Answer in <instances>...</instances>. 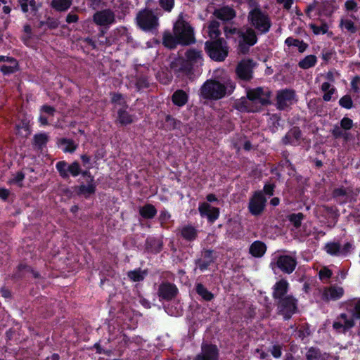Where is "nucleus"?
Masks as SVG:
<instances>
[{
  "mask_svg": "<svg viewBox=\"0 0 360 360\" xmlns=\"http://www.w3.org/2000/svg\"><path fill=\"white\" fill-rule=\"evenodd\" d=\"M163 44L169 48H174L177 44L188 45L195 42L194 32L190 24L180 15L174 25L173 34L165 32L162 38Z\"/></svg>",
  "mask_w": 360,
  "mask_h": 360,
  "instance_id": "nucleus-1",
  "label": "nucleus"
},
{
  "mask_svg": "<svg viewBox=\"0 0 360 360\" xmlns=\"http://www.w3.org/2000/svg\"><path fill=\"white\" fill-rule=\"evenodd\" d=\"M270 91L262 87L251 89L247 91V98H242L238 103V109L248 112L258 111L262 106L269 103Z\"/></svg>",
  "mask_w": 360,
  "mask_h": 360,
  "instance_id": "nucleus-2",
  "label": "nucleus"
},
{
  "mask_svg": "<svg viewBox=\"0 0 360 360\" xmlns=\"http://www.w3.org/2000/svg\"><path fill=\"white\" fill-rule=\"evenodd\" d=\"M235 85L229 80L220 82L216 79H207L200 89V95L207 100H219L233 91Z\"/></svg>",
  "mask_w": 360,
  "mask_h": 360,
  "instance_id": "nucleus-3",
  "label": "nucleus"
},
{
  "mask_svg": "<svg viewBox=\"0 0 360 360\" xmlns=\"http://www.w3.org/2000/svg\"><path fill=\"white\" fill-rule=\"evenodd\" d=\"M238 52L246 54L249 52L250 46L257 41V37L255 30L250 27L239 30L237 32Z\"/></svg>",
  "mask_w": 360,
  "mask_h": 360,
  "instance_id": "nucleus-4",
  "label": "nucleus"
},
{
  "mask_svg": "<svg viewBox=\"0 0 360 360\" xmlns=\"http://www.w3.org/2000/svg\"><path fill=\"white\" fill-rule=\"evenodd\" d=\"M205 49L210 58L215 60H224L228 55L226 42L222 38L207 41L205 43Z\"/></svg>",
  "mask_w": 360,
  "mask_h": 360,
  "instance_id": "nucleus-5",
  "label": "nucleus"
},
{
  "mask_svg": "<svg viewBox=\"0 0 360 360\" xmlns=\"http://www.w3.org/2000/svg\"><path fill=\"white\" fill-rule=\"evenodd\" d=\"M248 21L261 33L267 32L271 27V22L267 15L259 8L251 10L248 14Z\"/></svg>",
  "mask_w": 360,
  "mask_h": 360,
  "instance_id": "nucleus-6",
  "label": "nucleus"
},
{
  "mask_svg": "<svg viewBox=\"0 0 360 360\" xmlns=\"http://www.w3.org/2000/svg\"><path fill=\"white\" fill-rule=\"evenodd\" d=\"M137 25L143 30H150L158 25V18L153 12L148 9L139 11L136 15Z\"/></svg>",
  "mask_w": 360,
  "mask_h": 360,
  "instance_id": "nucleus-7",
  "label": "nucleus"
},
{
  "mask_svg": "<svg viewBox=\"0 0 360 360\" xmlns=\"http://www.w3.org/2000/svg\"><path fill=\"white\" fill-rule=\"evenodd\" d=\"M93 22L98 26L109 27L116 21L115 11L110 8H105L96 11L92 16Z\"/></svg>",
  "mask_w": 360,
  "mask_h": 360,
  "instance_id": "nucleus-8",
  "label": "nucleus"
},
{
  "mask_svg": "<svg viewBox=\"0 0 360 360\" xmlns=\"http://www.w3.org/2000/svg\"><path fill=\"white\" fill-rule=\"evenodd\" d=\"M296 309L297 300L292 295H286L278 302V310L285 319H289Z\"/></svg>",
  "mask_w": 360,
  "mask_h": 360,
  "instance_id": "nucleus-9",
  "label": "nucleus"
},
{
  "mask_svg": "<svg viewBox=\"0 0 360 360\" xmlns=\"http://www.w3.org/2000/svg\"><path fill=\"white\" fill-rule=\"evenodd\" d=\"M353 315L345 313L340 314L333 324V328L338 333H345L355 325Z\"/></svg>",
  "mask_w": 360,
  "mask_h": 360,
  "instance_id": "nucleus-10",
  "label": "nucleus"
},
{
  "mask_svg": "<svg viewBox=\"0 0 360 360\" xmlns=\"http://www.w3.org/2000/svg\"><path fill=\"white\" fill-rule=\"evenodd\" d=\"M266 198L264 197L262 191L255 192L249 202V211L255 216L259 215L262 213L266 205Z\"/></svg>",
  "mask_w": 360,
  "mask_h": 360,
  "instance_id": "nucleus-11",
  "label": "nucleus"
},
{
  "mask_svg": "<svg viewBox=\"0 0 360 360\" xmlns=\"http://www.w3.org/2000/svg\"><path fill=\"white\" fill-rule=\"evenodd\" d=\"M56 169L60 175L64 179L69 177V173L73 176H77L81 172V169L77 162H74L71 165H68L65 161H60L56 164Z\"/></svg>",
  "mask_w": 360,
  "mask_h": 360,
  "instance_id": "nucleus-12",
  "label": "nucleus"
},
{
  "mask_svg": "<svg viewBox=\"0 0 360 360\" xmlns=\"http://www.w3.org/2000/svg\"><path fill=\"white\" fill-rule=\"evenodd\" d=\"M186 57L187 60L182 61V68H181V70L184 72H188L192 69V64L198 63L201 61L202 52L196 51L195 49H190L186 51Z\"/></svg>",
  "mask_w": 360,
  "mask_h": 360,
  "instance_id": "nucleus-13",
  "label": "nucleus"
},
{
  "mask_svg": "<svg viewBox=\"0 0 360 360\" xmlns=\"http://www.w3.org/2000/svg\"><path fill=\"white\" fill-rule=\"evenodd\" d=\"M277 266L285 274H291L297 265L296 260L288 255L280 256L277 259Z\"/></svg>",
  "mask_w": 360,
  "mask_h": 360,
  "instance_id": "nucleus-14",
  "label": "nucleus"
},
{
  "mask_svg": "<svg viewBox=\"0 0 360 360\" xmlns=\"http://www.w3.org/2000/svg\"><path fill=\"white\" fill-rule=\"evenodd\" d=\"M218 349L212 345H203L200 354H198L193 360H217Z\"/></svg>",
  "mask_w": 360,
  "mask_h": 360,
  "instance_id": "nucleus-15",
  "label": "nucleus"
},
{
  "mask_svg": "<svg viewBox=\"0 0 360 360\" xmlns=\"http://www.w3.org/2000/svg\"><path fill=\"white\" fill-rule=\"evenodd\" d=\"M253 61L252 60H243L237 66L236 72L238 76L245 80L252 78Z\"/></svg>",
  "mask_w": 360,
  "mask_h": 360,
  "instance_id": "nucleus-16",
  "label": "nucleus"
},
{
  "mask_svg": "<svg viewBox=\"0 0 360 360\" xmlns=\"http://www.w3.org/2000/svg\"><path fill=\"white\" fill-rule=\"evenodd\" d=\"M295 98V93L292 90L285 89L277 94V105L281 110H283L290 105Z\"/></svg>",
  "mask_w": 360,
  "mask_h": 360,
  "instance_id": "nucleus-17",
  "label": "nucleus"
},
{
  "mask_svg": "<svg viewBox=\"0 0 360 360\" xmlns=\"http://www.w3.org/2000/svg\"><path fill=\"white\" fill-rule=\"evenodd\" d=\"M178 289L175 285L169 283H163L160 285L158 290V296L166 300L173 299L177 294Z\"/></svg>",
  "mask_w": 360,
  "mask_h": 360,
  "instance_id": "nucleus-18",
  "label": "nucleus"
},
{
  "mask_svg": "<svg viewBox=\"0 0 360 360\" xmlns=\"http://www.w3.org/2000/svg\"><path fill=\"white\" fill-rule=\"evenodd\" d=\"M199 212L202 217H207L210 221H215L219 214L218 208L212 207L207 202H203L199 206Z\"/></svg>",
  "mask_w": 360,
  "mask_h": 360,
  "instance_id": "nucleus-19",
  "label": "nucleus"
},
{
  "mask_svg": "<svg viewBox=\"0 0 360 360\" xmlns=\"http://www.w3.org/2000/svg\"><path fill=\"white\" fill-rule=\"evenodd\" d=\"M344 290L342 287L332 285L324 289L322 297L326 301L337 300L342 297Z\"/></svg>",
  "mask_w": 360,
  "mask_h": 360,
  "instance_id": "nucleus-20",
  "label": "nucleus"
},
{
  "mask_svg": "<svg viewBox=\"0 0 360 360\" xmlns=\"http://www.w3.org/2000/svg\"><path fill=\"white\" fill-rule=\"evenodd\" d=\"M288 285V283L284 279L277 282L274 287L273 297L278 300L284 298L286 296Z\"/></svg>",
  "mask_w": 360,
  "mask_h": 360,
  "instance_id": "nucleus-21",
  "label": "nucleus"
},
{
  "mask_svg": "<svg viewBox=\"0 0 360 360\" xmlns=\"http://www.w3.org/2000/svg\"><path fill=\"white\" fill-rule=\"evenodd\" d=\"M266 251V245L259 240L255 241L250 247L249 252L255 257H262Z\"/></svg>",
  "mask_w": 360,
  "mask_h": 360,
  "instance_id": "nucleus-22",
  "label": "nucleus"
},
{
  "mask_svg": "<svg viewBox=\"0 0 360 360\" xmlns=\"http://www.w3.org/2000/svg\"><path fill=\"white\" fill-rule=\"evenodd\" d=\"M214 15L221 20L228 21L233 19L235 17L236 13L235 11L231 8L223 7L216 10L214 13Z\"/></svg>",
  "mask_w": 360,
  "mask_h": 360,
  "instance_id": "nucleus-23",
  "label": "nucleus"
},
{
  "mask_svg": "<svg viewBox=\"0 0 360 360\" xmlns=\"http://www.w3.org/2000/svg\"><path fill=\"white\" fill-rule=\"evenodd\" d=\"M214 262L212 252L206 250L202 253V258L198 260V267L201 271H204Z\"/></svg>",
  "mask_w": 360,
  "mask_h": 360,
  "instance_id": "nucleus-24",
  "label": "nucleus"
},
{
  "mask_svg": "<svg viewBox=\"0 0 360 360\" xmlns=\"http://www.w3.org/2000/svg\"><path fill=\"white\" fill-rule=\"evenodd\" d=\"M300 138V131L297 129H292L288 131L283 139L284 144L295 145Z\"/></svg>",
  "mask_w": 360,
  "mask_h": 360,
  "instance_id": "nucleus-25",
  "label": "nucleus"
},
{
  "mask_svg": "<svg viewBox=\"0 0 360 360\" xmlns=\"http://www.w3.org/2000/svg\"><path fill=\"white\" fill-rule=\"evenodd\" d=\"M139 214L145 219H152L157 214V210L153 205L147 204L140 207Z\"/></svg>",
  "mask_w": 360,
  "mask_h": 360,
  "instance_id": "nucleus-26",
  "label": "nucleus"
},
{
  "mask_svg": "<svg viewBox=\"0 0 360 360\" xmlns=\"http://www.w3.org/2000/svg\"><path fill=\"white\" fill-rule=\"evenodd\" d=\"M208 34L212 39H217L221 34L219 22L217 20H212L208 27Z\"/></svg>",
  "mask_w": 360,
  "mask_h": 360,
  "instance_id": "nucleus-27",
  "label": "nucleus"
},
{
  "mask_svg": "<svg viewBox=\"0 0 360 360\" xmlns=\"http://www.w3.org/2000/svg\"><path fill=\"white\" fill-rule=\"evenodd\" d=\"M181 235L187 240H193L197 236V231L191 226H185L181 230Z\"/></svg>",
  "mask_w": 360,
  "mask_h": 360,
  "instance_id": "nucleus-28",
  "label": "nucleus"
},
{
  "mask_svg": "<svg viewBox=\"0 0 360 360\" xmlns=\"http://www.w3.org/2000/svg\"><path fill=\"white\" fill-rule=\"evenodd\" d=\"M72 4V0H52L51 6L58 11H65Z\"/></svg>",
  "mask_w": 360,
  "mask_h": 360,
  "instance_id": "nucleus-29",
  "label": "nucleus"
},
{
  "mask_svg": "<svg viewBox=\"0 0 360 360\" xmlns=\"http://www.w3.org/2000/svg\"><path fill=\"white\" fill-rule=\"evenodd\" d=\"M188 100L187 94L182 90L175 91L172 96V101L175 105L182 106Z\"/></svg>",
  "mask_w": 360,
  "mask_h": 360,
  "instance_id": "nucleus-30",
  "label": "nucleus"
},
{
  "mask_svg": "<svg viewBox=\"0 0 360 360\" xmlns=\"http://www.w3.org/2000/svg\"><path fill=\"white\" fill-rule=\"evenodd\" d=\"M8 63V65H3L0 66V70L4 75L11 74L18 70V63L15 59L11 60V61Z\"/></svg>",
  "mask_w": 360,
  "mask_h": 360,
  "instance_id": "nucleus-31",
  "label": "nucleus"
},
{
  "mask_svg": "<svg viewBox=\"0 0 360 360\" xmlns=\"http://www.w3.org/2000/svg\"><path fill=\"white\" fill-rule=\"evenodd\" d=\"M317 58L314 55H309L306 56L304 58L301 60L298 65L300 68L302 69H308L315 65L316 63Z\"/></svg>",
  "mask_w": 360,
  "mask_h": 360,
  "instance_id": "nucleus-32",
  "label": "nucleus"
},
{
  "mask_svg": "<svg viewBox=\"0 0 360 360\" xmlns=\"http://www.w3.org/2000/svg\"><path fill=\"white\" fill-rule=\"evenodd\" d=\"M128 277L134 282H139L143 281L146 275V271H141V269H136L134 271H130L127 274Z\"/></svg>",
  "mask_w": 360,
  "mask_h": 360,
  "instance_id": "nucleus-33",
  "label": "nucleus"
},
{
  "mask_svg": "<svg viewBox=\"0 0 360 360\" xmlns=\"http://www.w3.org/2000/svg\"><path fill=\"white\" fill-rule=\"evenodd\" d=\"M196 292L206 301H210L213 298V295L201 283L196 285Z\"/></svg>",
  "mask_w": 360,
  "mask_h": 360,
  "instance_id": "nucleus-34",
  "label": "nucleus"
},
{
  "mask_svg": "<svg viewBox=\"0 0 360 360\" xmlns=\"http://www.w3.org/2000/svg\"><path fill=\"white\" fill-rule=\"evenodd\" d=\"M285 44L288 46H293L297 47L300 52L304 51L307 48V44L304 43L302 41H300L298 39H293L291 37L286 39Z\"/></svg>",
  "mask_w": 360,
  "mask_h": 360,
  "instance_id": "nucleus-35",
  "label": "nucleus"
},
{
  "mask_svg": "<svg viewBox=\"0 0 360 360\" xmlns=\"http://www.w3.org/2000/svg\"><path fill=\"white\" fill-rule=\"evenodd\" d=\"M48 139L49 136L46 134L41 133L36 134L34 137V144L38 148H41L43 146H46Z\"/></svg>",
  "mask_w": 360,
  "mask_h": 360,
  "instance_id": "nucleus-36",
  "label": "nucleus"
},
{
  "mask_svg": "<svg viewBox=\"0 0 360 360\" xmlns=\"http://www.w3.org/2000/svg\"><path fill=\"white\" fill-rule=\"evenodd\" d=\"M118 121L120 124L126 125L131 124L133 118L127 112L120 110L118 111Z\"/></svg>",
  "mask_w": 360,
  "mask_h": 360,
  "instance_id": "nucleus-37",
  "label": "nucleus"
},
{
  "mask_svg": "<svg viewBox=\"0 0 360 360\" xmlns=\"http://www.w3.org/2000/svg\"><path fill=\"white\" fill-rule=\"evenodd\" d=\"M305 356L307 360H319L321 358L320 350L315 347L309 348Z\"/></svg>",
  "mask_w": 360,
  "mask_h": 360,
  "instance_id": "nucleus-38",
  "label": "nucleus"
},
{
  "mask_svg": "<svg viewBox=\"0 0 360 360\" xmlns=\"http://www.w3.org/2000/svg\"><path fill=\"white\" fill-rule=\"evenodd\" d=\"M309 27L315 34H324L328 30V26L326 23H321L320 25L311 23Z\"/></svg>",
  "mask_w": 360,
  "mask_h": 360,
  "instance_id": "nucleus-39",
  "label": "nucleus"
},
{
  "mask_svg": "<svg viewBox=\"0 0 360 360\" xmlns=\"http://www.w3.org/2000/svg\"><path fill=\"white\" fill-rule=\"evenodd\" d=\"M60 143L63 147V150L65 153H72L77 148V146L74 143V142L70 139H62Z\"/></svg>",
  "mask_w": 360,
  "mask_h": 360,
  "instance_id": "nucleus-40",
  "label": "nucleus"
},
{
  "mask_svg": "<svg viewBox=\"0 0 360 360\" xmlns=\"http://www.w3.org/2000/svg\"><path fill=\"white\" fill-rule=\"evenodd\" d=\"M340 26L342 29L346 30L350 33H354L356 30L354 22L349 19L342 20L340 22Z\"/></svg>",
  "mask_w": 360,
  "mask_h": 360,
  "instance_id": "nucleus-41",
  "label": "nucleus"
},
{
  "mask_svg": "<svg viewBox=\"0 0 360 360\" xmlns=\"http://www.w3.org/2000/svg\"><path fill=\"white\" fill-rule=\"evenodd\" d=\"M304 218L302 213L292 214L289 216V220L295 227L298 228L301 225L302 220Z\"/></svg>",
  "mask_w": 360,
  "mask_h": 360,
  "instance_id": "nucleus-42",
  "label": "nucleus"
},
{
  "mask_svg": "<svg viewBox=\"0 0 360 360\" xmlns=\"http://www.w3.org/2000/svg\"><path fill=\"white\" fill-rule=\"evenodd\" d=\"M95 192V186L92 184L82 185L78 188V193L83 195H90Z\"/></svg>",
  "mask_w": 360,
  "mask_h": 360,
  "instance_id": "nucleus-43",
  "label": "nucleus"
},
{
  "mask_svg": "<svg viewBox=\"0 0 360 360\" xmlns=\"http://www.w3.org/2000/svg\"><path fill=\"white\" fill-rule=\"evenodd\" d=\"M332 134L335 139L342 137L347 139V134L340 126L335 125L332 130Z\"/></svg>",
  "mask_w": 360,
  "mask_h": 360,
  "instance_id": "nucleus-44",
  "label": "nucleus"
},
{
  "mask_svg": "<svg viewBox=\"0 0 360 360\" xmlns=\"http://www.w3.org/2000/svg\"><path fill=\"white\" fill-rule=\"evenodd\" d=\"M326 250L330 255H337L340 252V245L336 243H328L326 245Z\"/></svg>",
  "mask_w": 360,
  "mask_h": 360,
  "instance_id": "nucleus-45",
  "label": "nucleus"
},
{
  "mask_svg": "<svg viewBox=\"0 0 360 360\" xmlns=\"http://www.w3.org/2000/svg\"><path fill=\"white\" fill-rule=\"evenodd\" d=\"M160 7L167 12H170L174 6V0H159Z\"/></svg>",
  "mask_w": 360,
  "mask_h": 360,
  "instance_id": "nucleus-46",
  "label": "nucleus"
},
{
  "mask_svg": "<svg viewBox=\"0 0 360 360\" xmlns=\"http://www.w3.org/2000/svg\"><path fill=\"white\" fill-rule=\"evenodd\" d=\"M20 4L23 12L28 11L29 6L32 10H34L36 8L34 0H20Z\"/></svg>",
  "mask_w": 360,
  "mask_h": 360,
  "instance_id": "nucleus-47",
  "label": "nucleus"
},
{
  "mask_svg": "<svg viewBox=\"0 0 360 360\" xmlns=\"http://www.w3.org/2000/svg\"><path fill=\"white\" fill-rule=\"evenodd\" d=\"M340 105L345 108L349 109L352 107V101L349 96H345L340 98Z\"/></svg>",
  "mask_w": 360,
  "mask_h": 360,
  "instance_id": "nucleus-48",
  "label": "nucleus"
},
{
  "mask_svg": "<svg viewBox=\"0 0 360 360\" xmlns=\"http://www.w3.org/2000/svg\"><path fill=\"white\" fill-rule=\"evenodd\" d=\"M353 126V122L348 117H344L340 122V127L346 131Z\"/></svg>",
  "mask_w": 360,
  "mask_h": 360,
  "instance_id": "nucleus-49",
  "label": "nucleus"
},
{
  "mask_svg": "<svg viewBox=\"0 0 360 360\" xmlns=\"http://www.w3.org/2000/svg\"><path fill=\"white\" fill-rule=\"evenodd\" d=\"M25 178L24 174L22 172H18L13 176L9 179L8 184H19Z\"/></svg>",
  "mask_w": 360,
  "mask_h": 360,
  "instance_id": "nucleus-50",
  "label": "nucleus"
},
{
  "mask_svg": "<svg viewBox=\"0 0 360 360\" xmlns=\"http://www.w3.org/2000/svg\"><path fill=\"white\" fill-rule=\"evenodd\" d=\"M345 7L347 11H357L358 10L357 4L352 0L347 1L345 4Z\"/></svg>",
  "mask_w": 360,
  "mask_h": 360,
  "instance_id": "nucleus-51",
  "label": "nucleus"
},
{
  "mask_svg": "<svg viewBox=\"0 0 360 360\" xmlns=\"http://www.w3.org/2000/svg\"><path fill=\"white\" fill-rule=\"evenodd\" d=\"M331 276V271L326 267L321 269L319 271V277L321 279L329 278Z\"/></svg>",
  "mask_w": 360,
  "mask_h": 360,
  "instance_id": "nucleus-52",
  "label": "nucleus"
},
{
  "mask_svg": "<svg viewBox=\"0 0 360 360\" xmlns=\"http://www.w3.org/2000/svg\"><path fill=\"white\" fill-rule=\"evenodd\" d=\"M98 36V43L100 45H109V39L105 37V32L103 30H101Z\"/></svg>",
  "mask_w": 360,
  "mask_h": 360,
  "instance_id": "nucleus-53",
  "label": "nucleus"
},
{
  "mask_svg": "<svg viewBox=\"0 0 360 360\" xmlns=\"http://www.w3.org/2000/svg\"><path fill=\"white\" fill-rule=\"evenodd\" d=\"M271 354L275 358H279L281 356V346L280 345H274L271 349Z\"/></svg>",
  "mask_w": 360,
  "mask_h": 360,
  "instance_id": "nucleus-54",
  "label": "nucleus"
},
{
  "mask_svg": "<svg viewBox=\"0 0 360 360\" xmlns=\"http://www.w3.org/2000/svg\"><path fill=\"white\" fill-rule=\"evenodd\" d=\"M112 101L120 105H123L125 103L124 98L120 94H114L112 96Z\"/></svg>",
  "mask_w": 360,
  "mask_h": 360,
  "instance_id": "nucleus-55",
  "label": "nucleus"
},
{
  "mask_svg": "<svg viewBox=\"0 0 360 360\" xmlns=\"http://www.w3.org/2000/svg\"><path fill=\"white\" fill-rule=\"evenodd\" d=\"M278 4L282 5L285 10H289L293 3V0H276Z\"/></svg>",
  "mask_w": 360,
  "mask_h": 360,
  "instance_id": "nucleus-56",
  "label": "nucleus"
},
{
  "mask_svg": "<svg viewBox=\"0 0 360 360\" xmlns=\"http://www.w3.org/2000/svg\"><path fill=\"white\" fill-rule=\"evenodd\" d=\"M352 88L354 91H358L360 87V77H354L351 82Z\"/></svg>",
  "mask_w": 360,
  "mask_h": 360,
  "instance_id": "nucleus-57",
  "label": "nucleus"
},
{
  "mask_svg": "<svg viewBox=\"0 0 360 360\" xmlns=\"http://www.w3.org/2000/svg\"><path fill=\"white\" fill-rule=\"evenodd\" d=\"M41 111L48 114L49 115L53 116L54 112H55V109H54V108H53L51 106L45 105L41 107Z\"/></svg>",
  "mask_w": 360,
  "mask_h": 360,
  "instance_id": "nucleus-58",
  "label": "nucleus"
},
{
  "mask_svg": "<svg viewBox=\"0 0 360 360\" xmlns=\"http://www.w3.org/2000/svg\"><path fill=\"white\" fill-rule=\"evenodd\" d=\"M45 23L46 25L50 29H54L58 26V21L52 18H48L47 20L45 21Z\"/></svg>",
  "mask_w": 360,
  "mask_h": 360,
  "instance_id": "nucleus-59",
  "label": "nucleus"
},
{
  "mask_svg": "<svg viewBox=\"0 0 360 360\" xmlns=\"http://www.w3.org/2000/svg\"><path fill=\"white\" fill-rule=\"evenodd\" d=\"M78 20V16L76 14L69 13L66 17L68 23L76 22Z\"/></svg>",
  "mask_w": 360,
  "mask_h": 360,
  "instance_id": "nucleus-60",
  "label": "nucleus"
},
{
  "mask_svg": "<svg viewBox=\"0 0 360 360\" xmlns=\"http://www.w3.org/2000/svg\"><path fill=\"white\" fill-rule=\"evenodd\" d=\"M170 217H171V215L168 212L163 211L161 212V214L160 215V219L162 223V222H165V221L169 220Z\"/></svg>",
  "mask_w": 360,
  "mask_h": 360,
  "instance_id": "nucleus-61",
  "label": "nucleus"
},
{
  "mask_svg": "<svg viewBox=\"0 0 360 360\" xmlns=\"http://www.w3.org/2000/svg\"><path fill=\"white\" fill-rule=\"evenodd\" d=\"M274 185H265L264 187V192L269 195H272L274 193Z\"/></svg>",
  "mask_w": 360,
  "mask_h": 360,
  "instance_id": "nucleus-62",
  "label": "nucleus"
},
{
  "mask_svg": "<svg viewBox=\"0 0 360 360\" xmlns=\"http://www.w3.org/2000/svg\"><path fill=\"white\" fill-rule=\"evenodd\" d=\"M335 89L331 88L328 92H326L323 96L325 101H329L331 99V96L334 94Z\"/></svg>",
  "mask_w": 360,
  "mask_h": 360,
  "instance_id": "nucleus-63",
  "label": "nucleus"
},
{
  "mask_svg": "<svg viewBox=\"0 0 360 360\" xmlns=\"http://www.w3.org/2000/svg\"><path fill=\"white\" fill-rule=\"evenodd\" d=\"M333 195L335 197L343 196L346 195V191L342 188H336L333 191Z\"/></svg>",
  "mask_w": 360,
  "mask_h": 360,
  "instance_id": "nucleus-64",
  "label": "nucleus"
}]
</instances>
